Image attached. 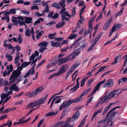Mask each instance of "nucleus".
<instances>
[{"instance_id":"f257e3e1","label":"nucleus","mask_w":127,"mask_h":127,"mask_svg":"<svg viewBox=\"0 0 127 127\" xmlns=\"http://www.w3.org/2000/svg\"><path fill=\"white\" fill-rule=\"evenodd\" d=\"M79 112H77L75 113L73 117L71 118H69L65 121L64 127H72L74 126V123L71 124L72 122L74 121L78 117Z\"/></svg>"},{"instance_id":"f03ea898","label":"nucleus","mask_w":127,"mask_h":127,"mask_svg":"<svg viewBox=\"0 0 127 127\" xmlns=\"http://www.w3.org/2000/svg\"><path fill=\"white\" fill-rule=\"evenodd\" d=\"M91 89L90 88L84 91L81 94L80 96L76 98L75 99L72 100L73 103L78 102L82 100V97L84 95H85L88 94L91 90Z\"/></svg>"},{"instance_id":"7ed1b4c3","label":"nucleus","mask_w":127,"mask_h":127,"mask_svg":"<svg viewBox=\"0 0 127 127\" xmlns=\"http://www.w3.org/2000/svg\"><path fill=\"white\" fill-rule=\"evenodd\" d=\"M72 103H73L72 100L70 99L64 101L60 106L59 108V110H61L63 108H67Z\"/></svg>"},{"instance_id":"20e7f679","label":"nucleus","mask_w":127,"mask_h":127,"mask_svg":"<svg viewBox=\"0 0 127 127\" xmlns=\"http://www.w3.org/2000/svg\"><path fill=\"white\" fill-rule=\"evenodd\" d=\"M44 89V88L43 87V86L37 88L30 94L29 97H30L32 96L35 97L39 93L41 92Z\"/></svg>"},{"instance_id":"39448f33","label":"nucleus","mask_w":127,"mask_h":127,"mask_svg":"<svg viewBox=\"0 0 127 127\" xmlns=\"http://www.w3.org/2000/svg\"><path fill=\"white\" fill-rule=\"evenodd\" d=\"M48 44V42L46 41L42 42L39 43L38 45L40 47L39 50V52H43L46 49Z\"/></svg>"},{"instance_id":"423d86ee","label":"nucleus","mask_w":127,"mask_h":127,"mask_svg":"<svg viewBox=\"0 0 127 127\" xmlns=\"http://www.w3.org/2000/svg\"><path fill=\"white\" fill-rule=\"evenodd\" d=\"M111 120L108 117V116L107 115L106 117L105 118V119H102L101 120L98 121V124H99V126L103 125L102 124L104 123V124H108L110 121Z\"/></svg>"},{"instance_id":"0eeeda50","label":"nucleus","mask_w":127,"mask_h":127,"mask_svg":"<svg viewBox=\"0 0 127 127\" xmlns=\"http://www.w3.org/2000/svg\"><path fill=\"white\" fill-rule=\"evenodd\" d=\"M68 68V67L67 66V64L63 65L61 66L59 69V72H57L59 75H60L62 73L66 72Z\"/></svg>"},{"instance_id":"6e6552de","label":"nucleus","mask_w":127,"mask_h":127,"mask_svg":"<svg viewBox=\"0 0 127 127\" xmlns=\"http://www.w3.org/2000/svg\"><path fill=\"white\" fill-rule=\"evenodd\" d=\"M114 85L113 81L112 79H109L107 80L106 83L103 85V87L104 88L107 87H110L113 86Z\"/></svg>"},{"instance_id":"1a4fd4ad","label":"nucleus","mask_w":127,"mask_h":127,"mask_svg":"<svg viewBox=\"0 0 127 127\" xmlns=\"http://www.w3.org/2000/svg\"><path fill=\"white\" fill-rule=\"evenodd\" d=\"M71 54H69L68 56L65 58H61L59 60V61L61 64H62L68 61H69L71 60H70L71 58L70 59V58L71 57Z\"/></svg>"},{"instance_id":"9d476101","label":"nucleus","mask_w":127,"mask_h":127,"mask_svg":"<svg viewBox=\"0 0 127 127\" xmlns=\"http://www.w3.org/2000/svg\"><path fill=\"white\" fill-rule=\"evenodd\" d=\"M21 73V71L19 72L17 70H14L13 72L10 77L16 80L17 78L20 75Z\"/></svg>"},{"instance_id":"9b49d317","label":"nucleus","mask_w":127,"mask_h":127,"mask_svg":"<svg viewBox=\"0 0 127 127\" xmlns=\"http://www.w3.org/2000/svg\"><path fill=\"white\" fill-rule=\"evenodd\" d=\"M120 90V89H119L117 90H115L111 92L107 96L108 97L109 99L114 97L115 95Z\"/></svg>"},{"instance_id":"f8f14e48","label":"nucleus","mask_w":127,"mask_h":127,"mask_svg":"<svg viewBox=\"0 0 127 127\" xmlns=\"http://www.w3.org/2000/svg\"><path fill=\"white\" fill-rule=\"evenodd\" d=\"M80 52V50H79L78 48L75 50L74 51L70 54H71V56L73 55L72 57L71 58L70 60H73L75 57L78 55Z\"/></svg>"},{"instance_id":"ddd939ff","label":"nucleus","mask_w":127,"mask_h":127,"mask_svg":"<svg viewBox=\"0 0 127 127\" xmlns=\"http://www.w3.org/2000/svg\"><path fill=\"white\" fill-rule=\"evenodd\" d=\"M48 95V94H47L44 98H42L36 100L38 105L43 104L45 102Z\"/></svg>"},{"instance_id":"4468645a","label":"nucleus","mask_w":127,"mask_h":127,"mask_svg":"<svg viewBox=\"0 0 127 127\" xmlns=\"http://www.w3.org/2000/svg\"><path fill=\"white\" fill-rule=\"evenodd\" d=\"M9 89L10 91L14 90L15 92H18L19 90L18 86H16V83L12 84L9 88Z\"/></svg>"},{"instance_id":"2eb2a0df","label":"nucleus","mask_w":127,"mask_h":127,"mask_svg":"<svg viewBox=\"0 0 127 127\" xmlns=\"http://www.w3.org/2000/svg\"><path fill=\"white\" fill-rule=\"evenodd\" d=\"M113 19L112 17H111L106 22L105 24L104 25L103 29L104 30H106L110 25V22L112 21Z\"/></svg>"},{"instance_id":"dca6fc26","label":"nucleus","mask_w":127,"mask_h":127,"mask_svg":"<svg viewBox=\"0 0 127 127\" xmlns=\"http://www.w3.org/2000/svg\"><path fill=\"white\" fill-rule=\"evenodd\" d=\"M16 9H17L12 8L10 9L7 12L5 13L4 16L7 15H9L10 14H15L16 13Z\"/></svg>"},{"instance_id":"f3484780","label":"nucleus","mask_w":127,"mask_h":127,"mask_svg":"<svg viewBox=\"0 0 127 127\" xmlns=\"http://www.w3.org/2000/svg\"><path fill=\"white\" fill-rule=\"evenodd\" d=\"M51 46L53 47L55 46L56 47H58L61 46V45L60 43L56 42H55L54 41H51Z\"/></svg>"},{"instance_id":"a211bd4d","label":"nucleus","mask_w":127,"mask_h":127,"mask_svg":"<svg viewBox=\"0 0 127 127\" xmlns=\"http://www.w3.org/2000/svg\"><path fill=\"white\" fill-rule=\"evenodd\" d=\"M80 65L79 63H77V62L76 63L73 64L72 66V67L70 68L71 70H72L73 72L76 68L78 67Z\"/></svg>"},{"instance_id":"6ab92c4d","label":"nucleus","mask_w":127,"mask_h":127,"mask_svg":"<svg viewBox=\"0 0 127 127\" xmlns=\"http://www.w3.org/2000/svg\"><path fill=\"white\" fill-rule=\"evenodd\" d=\"M65 23L64 21H61L57 24L56 25V27L58 28L62 27L65 24Z\"/></svg>"},{"instance_id":"aec40b11","label":"nucleus","mask_w":127,"mask_h":127,"mask_svg":"<svg viewBox=\"0 0 127 127\" xmlns=\"http://www.w3.org/2000/svg\"><path fill=\"white\" fill-rule=\"evenodd\" d=\"M118 113L119 112L118 111H116L114 112L111 113V114L108 115V117L111 120V121L112 120L113 118H114L115 115L118 114Z\"/></svg>"},{"instance_id":"412c9836","label":"nucleus","mask_w":127,"mask_h":127,"mask_svg":"<svg viewBox=\"0 0 127 127\" xmlns=\"http://www.w3.org/2000/svg\"><path fill=\"white\" fill-rule=\"evenodd\" d=\"M25 20V22L27 24H29L32 23V18L30 17H25L24 18Z\"/></svg>"},{"instance_id":"4be33fe9","label":"nucleus","mask_w":127,"mask_h":127,"mask_svg":"<svg viewBox=\"0 0 127 127\" xmlns=\"http://www.w3.org/2000/svg\"><path fill=\"white\" fill-rule=\"evenodd\" d=\"M117 36L118 34H116V35L115 36L114 38H112L110 40H109L107 41L104 44V46H106L107 45L110 44L111 43L113 42L115 40V39L117 38Z\"/></svg>"},{"instance_id":"5701e85b","label":"nucleus","mask_w":127,"mask_h":127,"mask_svg":"<svg viewBox=\"0 0 127 127\" xmlns=\"http://www.w3.org/2000/svg\"><path fill=\"white\" fill-rule=\"evenodd\" d=\"M63 96H56L54 97L52 101L51 105L50 106V108H51L55 102V101L58 98L62 97Z\"/></svg>"},{"instance_id":"b1692460","label":"nucleus","mask_w":127,"mask_h":127,"mask_svg":"<svg viewBox=\"0 0 127 127\" xmlns=\"http://www.w3.org/2000/svg\"><path fill=\"white\" fill-rule=\"evenodd\" d=\"M122 55L121 54H119L118 56H116L115 59L114 61V62L112 63L111 64L113 65L114 64H116L119 62L118 61V59L119 58H121Z\"/></svg>"},{"instance_id":"393cba45","label":"nucleus","mask_w":127,"mask_h":127,"mask_svg":"<svg viewBox=\"0 0 127 127\" xmlns=\"http://www.w3.org/2000/svg\"><path fill=\"white\" fill-rule=\"evenodd\" d=\"M102 34V33H100L99 35H98L97 37L95 38L94 41L93 42L95 43V44H96L97 42L99 40V39L101 37V36Z\"/></svg>"},{"instance_id":"a878e982","label":"nucleus","mask_w":127,"mask_h":127,"mask_svg":"<svg viewBox=\"0 0 127 127\" xmlns=\"http://www.w3.org/2000/svg\"><path fill=\"white\" fill-rule=\"evenodd\" d=\"M57 113V111H51L48 113L46 114V116L47 117H49L53 115H55Z\"/></svg>"},{"instance_id":"bb28decb","label":"nucleus","mask_w":127,"mask_h":127,"mask_svg":"<svg viewBox=\"0 0 127 127\" xmlns=\"http://www.w3.org/2000/svg\"><path fill=\"white\" fill-rule=\"evenodd\" d=\"M12 21L13 23L17 24L19 20H18L17 17L13 16L12 17Z\"/></svg>"},{"instance_id":"cd10ccee","label":"nucleus","mask_w":127,"mask_h":127,"mask_svg":"<svg viewBox=\"0 0 127 127\" xmlns=\"http://www.w3.org/2000/svg\"><path fill=\"white\" fill-rule=\"evenodd\" d=\"M31 63V61H30L28 62H24L21 64L23 68L26 67L27 66L30 64Z\"/></svg>"},{"instance_id":"c85d7f7f","label":"nucleus","mask_w":127,"mask_h":127,"mask_svg":"<svg viewBox=\"0 0 127 127\" xmlns=\"http://www.w3.org/2000/svg\"><path fill=\"white\" fill-rule=\"evenodd\" d=\"M100 87L97 84L96 86H95L94 90L93 91L91 94H90V95H92L94 94L95 93L96 91H98Z\"/></svg>"},{"instance_id":"c756f323","label":"nucleus","mask_w":127,"mask_h":127,"mask_svg":"<svg viewBox=\"0 0 127 127\" xmlns=\"http://www.w3.org/2000/svg\"><path fill=\"white\" fill-rule=\"evenodd\" d=\"M121 26V25L119 24H117L116 26L114 25L112 28L114 27V30H115V31L120 28Z\"/></svg>"},{"instance_id":"7c9ffc66","label":"nucleus","mask_w":127,"mask_h":127,"mask_svg":"<svg viewBox=\"0 0 127 127\" xmlns=\"http://www.w3.org/2000/svg\"><path fill=\"white\" fill-rule=\"evenodd\" d=\"M77 36V35L76 33L71 34L67 38L70 39H72L75 38Z\"/></svg>"},{"instance_id":"2f4dec72","label":"nucleus","mask_w":127,"mask_h":127,"mask_svg":"<svg viewBox=\"0 0 127 127\" xmlns=\"http://www.w3.org/2000/svg\"><path fill=\"white\" fill-rule=\"evenodd\" d=\"M52 6L58 9H60L61 8V7L59 6L58 4L56 2L53 3L52 5Z\"/></svg>"},{"instance_id":"473e14b6","label":"nucleus","mask_w":127,"mask_h":127,"mask_svg":"<svg viewBox=\"0 0 127 127\" xmlns=\"http://www.w3.org/2000/svg\"><path fill=\"white\" fill-rule=\"evenodd\" d=\"M65 0H62L59 2V4L61 5L62 8L65 6Z\"/></svg>"},{"instance_id":"72a5a7b5","label":"nucleus","mask_w":127,"mask_h":127,"mask_svg":"<svg viewBox=\"0 0 127 127\" xmlns=\"http://www.w3.org/2000/svg\"><path fill=\"white\" fill-rule=\"evenodd\" d=\"M5 56L6 58H7L8 61H10L12 60V56L10 55H8V54L7 53L6 54Z\"/></svg>"},{"instance_id":"f704fd0d","label":"nucleus","mask_w":127,"mask_h":127,"mask_svg":"<svg viewBox=\"0 0 127 127\" xmlns=\"http://www.w3.org/2000/svg\"><path fill=\"white\" fill-rule=\"evenodd\" d=\"M125 58H126L125 59V61L124 62L123 65V67H124V66L126 65L127 64V54L124 56L122 58V59H124Z\"/></svg>"},{"instance_id":"c9c22d12","label":"nucleus","mask_w":127,"mask_h":127,"mask_svg":"<svg viewBox=\"0 0 127 127\" xmlns=\"http://www.w3.org/2000/svg\"><path fill=\"white\" fill-rule=\"evenodd\" d=\"M72 70H71L70 69L66 73V75L65 77V79L66 80L68 78V77L70 75V74L72 73Z\"/></svg>"},{"instance_id":"e433bc0d","label":"nucleus","mask_w":127,"mask_h":127,"mask_svg":"<svg viewBox=\"0 0 127 127\" xmlns=\"http://www.w3.org/2000/svg\"><path fill=\"white\" fill-rule=\"evenodd\" d=\"M88 77L86 78H85L82 79L81 82L80 86L81 87H83L84 85L85 81L88 78Z\"/></svg>"},{"instance_id":"4c0bfd02","label":"nucleus","mask_w":127,"mask_h":127,"mask_svg":"<svg viewBox=\"0 0 127 127\" xmlns=\"http://www.w3.org/2000/svg\"><path fill=\"white\" fill-rule=\"evenodd\" d=\"M10 69L9 70H8L6 73L7 75H8L10 74V73L12 72V71L13 70V67L12 66V65L11 64L10 65Z\"/></svg>"},{"instance_id":"58836bf2","label":"nucleus","mask_w":127,"mask_h":127,"mask_svg":"<svg viewBox=\"0 0 127 127\" xmlns=\"http://www.w3.org/2000/svg\"><path fill=\"white\" fill-rule=\"evenodd\" d=\"M16 109V108L12 107L10 108H7L5 110L6 112L7 113L8 112L13 110H15Z\"/></svg>"},{"instance_id":"ea45409f","label":"nucleus","mask_w":127,"mask_h":127,"mask_svg":"<svg viewBox=\"0 0 127 127\" xmlns=\"http://www.w3.org/2000/svg\"><path fill=\"white\" fill-rule=\"evenodd\" d=\"M109 99V98L108 97V96H107V97H103L100 100V102L101 103V104H103L104 102L105 101V100L107 99Z\"/></svg>"},{"instance_id":"a19ab883","label":"nucleus","mask_w":127,"mask_h":127,"mask_svg":"<svg viewBox=\"0 0 127 127\" xmlns=\"http://www.w3.org/2000/svg\"><path fill=\"white\" fill-rule=\"evenodd\" d=\"M22 39L21 37V35L20 34H19L18 37V41L19 43L20 44L22 41Z\"/></svg>"},{"instance_id":"79ce46f5","label":"nucleus","mask_w":127,"mask_h":127,"mask_svg":"<svg viewBox=\"0 0 127 127\" xmlns=\"http://www.w3.org/2000/svg\"><path fill=\"white\" fill-rule=\"evenodd\" d=\"M37 101L36 100L33 102L31 103L32 106V108H33L36 106L38 105Z\"/></svg>"},{"instance_id":"37998d69","label":"nucleus","mask_w":127,"mask_h":127,"mask_svg":"<svg viewBox=\"0 0 127 127\" xmlns=\"http://www.w3.org/2000/svg\"><path fill=\"white\" fill-rule=\"evenodd\" d=\"M25 34L26 35L28 36L29 37L31 36V35L30 33V30L29 29H26Z\"/></svg>"},{"instance_id":"c03bdc74","label":"nucleus","mask_w":127,"mask_h":127,"mask_svg":"<svg viewBox=\"0 0 127 127\" xmlns=\"http://www.w3.org/2000/svg\"><path fill=\"white\" fill-rule=\"evenodd\" d=\"M8 82L7 81H6L5 80H4L3 82H1V86L3 85L5 87H6V85H9Z\"/></svg>"},{"instance_id":"a18cd8bd","label":"nucleus","mask_w":127,"mask_h":127,"mask_svg":"<svg viewBox=\"0 0 127 127\" xmlns=\"http://www.w3.org/2000/svg\"><path fill=\"white\" fill-rule=\"evenodd\" d=\"M44 11L47 13H48L49 12V7L47 4H46L44 10Z\"/></svg>"},{"instance_id":"49530a36","label":"nucleus","mask_w":127,"mask_h":127,"mask_svg":"<svg viewBox=\"0 0 127 127\" xmlns=\"http://www.w3.org/2000/svg\"><path fill=\"white\" fill-rule=\"evenodd\" d=\"M68 11H65L64 12V13H63V14H61L62 15H64L65 16H67L69 18H71V16L70 15H69L68 13Z\"/></svg>"},{"instance_id":"de8ad7c7","label":"nucleus","mask_w":127,"mask_h":127,"mask_svg":"<svg viewBox=\"0 0 127 127\" xmlns=\"http://www.w3.org/2000/svg\"><path fill=\"white\" fill-rule=\"evenodd\" d=\"M43 21V19L42 18H39L37 20L35 21L34 24V25H35L37 24L40 23V21Z\"/></svg>"},{"instance_id":"09e8293b","label":"nucleus","mask_w":127,"mask_h":127,"mask_svg":"<svg viewBox=\"0 0 127 127\" xmlns=\"http://www.w3.org/2000/svg\"><path fill=\"white\" fill-rule=\"evenodd\" d=\"M30 33H31L32 34V38L33 39V40H34V41H35V38H34V35L33 34L34 33V32L33 30V28L32 27L31 28V31L30 32Z\"/></svg>"},{"instance_id":"8fccbe9b","label":"nucleus","mask_w":127,"mask_h":127,"mask_svg":"<svg viewBox=\"0 0 127 127\" xmlns=\"http://www.w3.org/2000/svg\"><path fill=\"white\" fill-rule=\"evenodd\" d=\"M79 87L77 85H76L74 87H73L72 88H71L70 89V91H71L72 93L74 91L76 90Z\"/></svg>"},{"instance_id":"3c124183","label":"nucleus","mask_w":127,"mask_h":127,"mask_svg":"<svg viewBox=\"0 0 127 127\" xmlns=\"http://www.w3.org/2000/svg\"><path fill=\"white\" fill-rule=\"evenodd\" d=\"M120 106H118V107H115V108H113L110 111H109L108 114H107V115L108 116L109 114H111V113H112V112L113 111L115 110L117 108H120Z\"/></svg>"},{"instance_id":"603ef678","label":"nucleus","mask_w":127,"mask_h":127,"mask_svg":"<svg viewBox=\"0 0 127 127\" xmlns=\"http://www.w3.org/2000/svg\"><path fill=\"white\" fill-rule=\"evenodd\" d=\"M31 69H30L27 73L24 76V78H26L28 77L31 74Z\"/></svg>"},{"instance_id":"864d4df0","label":"nucleus","mask_w":127,"mask_h":127,"mask_svg":"<svg viewBox=\"0 0 127 127\" xmlns=\"http://www.w3.org/2000/svg\"><path fill=\"white\" fill-rule=\"evenodd\" d=\"M95 44V43L93 42V43L92 45L90 46V47L88 50L87 51L88 52L93 50V48L94 47V46Z\"/></svg>"},{"instance_id":"5fc2aeb1","label":"nucleus","mask_w":127,"mask_h":127,"mask_svg":"<svg viewBox=\"0 0 127 127\" xmlns=\"http://www.w3.org/2000/svg\"><path fill=\"white\" fill-rule=\"evenodd\" d=\"M91 31L90 30L88 29L87 31L85 32L83 35V37H85L86 36L88 33H90L91 32Z\"/></svg>"},{"instance_id":"6e6d98bb","label":"nucleus","mask_w":127,"mask_h":127,"mask_svg":"<svg viewBox=\"0 0 127 127\" xmlns=\"http://www.w3.org/2000/svg\"><path fill=\"white\" fill-rule=\"evenodd\" d=\"M69 48V46H68L64 48L61 49V52H66L67 51V50Z\"/></svg>"},{"instance_id":"4d7b16f0","label":"nucleus","mask_w":127,"mask_h":127,"mask_svg":"<svg viewBox=\"0 0 127 127\" xmlns=\"http://www.w3.org/2000/svg\"><path fill=\"white\" fill-rule=\"evenodd\" d=\"M61 18V20L62 21L66 20V21H67L69 20V18L66 17L64 15H62Z\"/></svg>"},{"instance_id":"13d9d810","label":"nucleus","mask_w":127,"mask_h":127,"mask_svg":"<svg viewBox=\"0 0 127 127\" xmlns=\"http://www.w3.org/2000/svg\"><path fill=\"white\" fill-rule=\"evenodd\" d=\"M8 96L7 95V93L6 94L2 93L1 94V99H4V98H6Z\"/></svg>"},{"instance_id":"bf43d9fd","label":"nucleus","mask_w":127,"mask_h":127,"mask_svg":"<svg viewBox=\"0 0 127 127\" xmlns=\"http://www.w3.org/2000/svg\"><path fill=\"white\" fill-rule=\"evenodd\" d=\"M122 11L120 10L115 15V17H117V16L121 15L122 14Z\"/></svg>"},{"instance_id":"052dcab7","label":"nucleus","mask_w":127,"mask_h":127,"mask_svg":"<svg viewBox=\"0 0 127 127\" xmlns=\"http://www.w3.org/2000/svg\"><path fill=\"white\" fill-rule=\"evenodd\" d=\"M105 82L106 80L105 79H104L103 81L100 82L99 83H98L97 84L98 86L100 87Z\"/></svg>"},{"instance_id":"680f3d73","label":"nucleus","mask_w":127,"mask_h":127,"mask_svg":"<svg viewBox=\"0 0 127 127\" xmlns=\"http://www.w3.org/2000/svg\"><path fill=\"white\" fill-rule=\"evenodd\" d=\"M59 75L58 73H55L54 74H53V75H51L50 77H49L48 79H51V78H53V77L55 76H59Z\"/></svg>"},{"instance_id":"e2e57ef3","label":"nucleus","mask_w":127,"mask_h":127,"mask_svg":"<svg viewBox=\"0 0 127 127\" xmlns=\"http://www.w3.org/2000/svg\"><path fill=\"white\" fill-rule=\"evenodd\" d=\"M56 33H54L53 34H49L48 35V37L49 38V39H51L52 38H54L55 37H52L54 36L56 34Z\"/></svg>"},{"instance_id":"0e129e2a","label":"nucleus","mask_w":127,"mask_h":127,"mask_svg":"<svg viewBox=\"0 0 127 127\" xmlns=\"http://www.w3.org/2000/svg\"><path fill=\"white\" fill-rule=\"evenodd\" d=\"M40 0H36L33 2V3L35 4L39 5L40 3Z\"/></svg>"},{"instance_id":"69168bd1","label":"nucleus","mask_w":127,"mask_h":127,"mask_svg":"<svg viewBox=\"0 0 127 127\" xmlns=\"http://www.w3.org/2000/svg\"><path fill=\"white\" fill-rule=\"evenodd\" d=\"M20 61V56H16L15 58L14 63L16 64Z\"/></svg>"},{"instance_id":"338daca9","label":"nucleus","mask_w":127,"mask_h":127,"mask_svg":"<svg viewBox=\"0 0 127 127\" xmlns=\"http://www.w3.org/2000/svg\"><path fill=\"white\" fill-rule=\"evenodd\" d=\"M55 22L54 21H51L49 23H47L46 24L48 26H50L52 25H54L55 24Z\"/></svg>"},{"instance_id":"774afa93","label":"nucleus","mask_w":127,"mask_h":127,"mask_svg":"<svg viewBox=\"0 0 127 127\" xmlns=\"http://www.w3.org/2000/svg\"><path fill=\"white\" fill-rule=\"evenodd\" d=\"M106 67L105 66H104L101 67L97 72V73H99L101 72Z\"/></svg>"}]
</instances>
